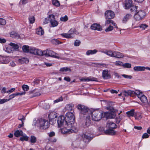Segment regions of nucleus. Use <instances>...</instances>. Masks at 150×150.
<instances>
[{
    "label": "nucleus",
    "mask_w": 150,
    "mask_h": 150,
    "mask_svg": "<svg viewBox=\"0 0 150 150\" xmlns=\"http://www.w3.org/2000/svg\"><path fill=\"white\" fill-rule=\"evenodd\" d=\"M108 112H101L98 110L93 111L91 113L92 120L95 121L100 120L103 117H107L109 114Z\"/></svg>",
    "instance_id": "1"
},
{
    "label": "nucleus",
    "mask_w": 150,
    "mask_h": 150,
    "mask_svg": "<svg viewBox=\"0 0 150 150\" xmlns=\"http://www.w3.org/2000/svg\"><path fill=\"white\" fill-rule=\"evenodd\" d=\"M75 113L68 112L66 113V117H65V123L66 125L69 127H72L75 121Z\"/></svg>",
    "instance_id": "2"
},
{
    "label": "nucleus",
    "mask_w": 150,
    "mask_h": 150,
    "mask_svg": "<svg viewBox=\"0 0 150 150\" xmlns=\"http://www.w3.org/2000/svg\"><path fill=\"white\" fill-rule=\"evenodd\" d=\"M50 124V123L47 120L41 118L38 121L37 126L40 129H45L49 127Z\"/></svg>",
    "instance_id": "3"
},
{
    "label": "nucleus",
    "mask_w": 150,
    "mask_h": 150,
    "mask_svg": "<svg viewBox=\"0 0 150 150\" xmlns=\"http://www.w3.org/2000/svg\"><path fill=\"white\" fill-rule=\"evenodd\" d=\"M94 130L93 127H91L89 129V131L86 132V133L82 134V137L83 138V141L85 143H88L93 139V138L90 137V134H93L94 132Z\"/></svg>",
    "instance_id": "4"
},
{
    "label": "nucleus",
    "mask_w": 150,
    "mask_h": 150,
    "mask_svg": "<svg viewBox=\"0 0 150 150\" xmlns=\"http://www.w3.org/2000/svg\"><path fill=\"white\" fill-rule=\"evenodd\" d=\"M77 131V130L76 129L74 126H73L72 127H69V126L66 125V124H65V127L61 129L62 133L63 134H68L76 132Z\"/></svg>",
    "instance_id": "5"
},
{
    "label": "nucleus",
    "mask_w": 150,
    "mask_h": 150,
    "mask_svg": "<svg viewBox=\"0 0 150 150\" xmlns=\"http://www.w3.org/2000/svg\"><path fill=\"white\" fill-rule=\"evenodd\" d=\"M76 108L78 109L81 110V114L86 115V116H89L90 111L86 107L81 104H79Z\"/></svg>",
    "instance_id": "6"
},
{
    "label": "nucleus",
    "mask_w": 150,
    "mask_h": 150,
    "mask_svg": "<svg viewBox=\"0 0 150 150\" xmlns=\"http://www.w3.org/2000/svg\"><path fill=\"white\" fill-rule=\"evenodd\" d=\"M43 55L47 56L58 59L59 58V57L57 54L49 49L42 51V56Z\"/></svg>",
    "instance_id": "7"
},
{
    "label": "nucleus",
    "mask_w": 150,
    "mask_h": 150,
    "mask_svg": "<svg viewBox=\"0 0 150 150\" xmlns=\"http://www.w3.org/2000/svg\"><path fill=\"white\" fill-rule=\"evenodd\" d=\"M146 13L144 11L141 10L137 12L134 15V18L137 21H138L142 19L145 17Z\"/></svg>",
    "instance_id": "8"
},
{
    "label": "nucleus",
    "mask_w": 150,
    "mask_h": 150,
    "mask_svg": "<svg viewBox=\"0 0 150 150\" xmlns=\"http://www.w3.org/2000/svg\"><path fill=\"white\" fill-rule=\"evenodd\" d=\"M48 18L51 27H54L58 25L59 23L56 20L54 15L53 14L50 15Z\"/></svg>",
    "instance_id": "9"
},
{
    "label": "nucleus",
    "mask_w": 150,
    "mask_h": 150,
    "mask_svg": "<svg viewBox=\"0 0 150 150\" xmlns=\"http://www.w3.org/2000/svg\"><path fill=\"white\" fill-rule=\"evenodd\" d=\"M29 52L30 53L33 54L35 55L39 56H42V50L37 49L35 47H30V51Z\"/></svg>",
    "instance_id": "10"
},
{
    "label": "nucleus",
    "mask_w": 150,
    "mask_h": 150,
    "mask_svg": "<svg viewBox=\"0 0 150 150\" xmlns=\"http://www.w3.org/2000/svg\"><path fill=\"white\" fill-rule=\"evenodd\" d=\"M115 16L114 13L111 10H107L105 13L106 19H112L114 18Z\"/></svg>",
    "instance_id": "11"
},
{
    "label": "nucleus",
    "mask_w": 150,
    "mask_h": 150,
    "mask_svg": "<svg viewBox=\"0 0 150 150\" xmlns=\"http://www.w3.org/2000/svg\"><path fill=\"white\" fill-rule=\"evenodd\" d=\"M102 76L103 78L104 79H107L111 78L110 74V71L107 70H104L103 71Z\"/></svg>",
    "instance_id": "12"
},
{
    "label": "nucleus",
    "mask_w": 150,
    "mask_h": 150,
    "mask_svg": "<svg viewBox=\"0 0 150 150\" xmlns=\"http://www.w3.org/2000/svg\"><path fill=\"white\" fill-rule=\"evenodd\" d=\"M65 122V117L64 116H61L58 118L57 123L59 127H62Z\"/></svg>",
    "instance_id": "13"
},
{
    "label": "nucleus",
    "mask_w": 150,
    "mask_h": 150,
    "mask_svg": "<svg viewBox=\"0 0 150 150\" xmlns=\"http://www.w3.org/2000/svg\"><path fill=\"white\" fill-rule=\"evenodd\" d=\"M132 5V0H126L124 7L125 9H128L131 8Z\"/></svg>",
    "instance_id": "14"
},
{
    "label": "nucleus",
    "mask_w": 150,
    "mask_h": 150,
    "mask_svg": "<svg viewBox=\"0 0 150 150\" xmlns=\"http://www.w3.org/2000/svg\"><path fill=\"white\" fill-rule=\"evenodd\" d=\"M75 30L74 29H71L69 31V33L62 34L61 35L63 37L67 38H69L72 37V35L73 34V33H74Z\"/></svg>",
    "instance_id": "15"
},
{
    "label": "nucleus",
    "mask_w": 150,
    "mask_h": 150,
    "mask_svg": "<svg viewBox=\"0 0 150 150\" xmlns=\"http://www.w3.org/2000/svg\"><path fill=\"white\" fill-rule=\"evenodd\" d=\"M132 18V15L130 14H126L123 18L122 22L123 23H125L129 19Z\"/></svg>",
    "instance_id": "16"
},
{
    "label": "nucleus",
    "mask_w": 150,
    "mask_h": 150,
    "mask_svg": "<svg viewBox=\"0 0 150 150\" xmlns=\"http://www.w3.org/2000/svg\"><path fill=\"white\" fill-rule=\"evenodd\" d=\"M8 58L0 55V64H6L9 62Z\"/></svg>",
    "instance_id": "17"
},
{
    "label": "nucleus",
    "mask_w": 150,
    "mask_h": 150,
    "mask_svg": "<svg viewBox=\"0 0 150 150\" xmlns=\"http://www.w3.org/2000/svg\"><path fill=\"white\" fill-rule=\"evenodd\" d=\"M91 29L94 30H100L101 28L100 25L97 24H94L91 25Z\"/></svg>",
    "instance_id": "18"
},
{
    "label": "nucleus",
    "mask_w": 150,
    "mask_h": 150,
    "mask_svg": "<svg viewBox=\"0 0 150 150\" xmlns=\"http://www.w3.org/2000/svg\"><path fill=\"white\" fill-rule=\"evenodd\" d=\"M105 133L106 134L114 135L116 134V132L112 129H109L105 131Z\"/></svg>",
    "instance_id": "19"
},
{
    "label": "nucleus",
    "mask_w": 150,
    "mask_h": 150,
    "mask_svg": "<svg viewBox=\"0 0 150 150\" xmlns=\"http://www.w3.org/2000/svg\"><path fill=\"white\" fill-rule=\"evenodd\" d=\"M57 113L54 112H50L48 115V117L50 121H51L52 120L54 119L57 117Z\"/></svg>",
    "instance_id": "20"
},
{
    "label": "nucleus",
    "mask_w": 150,
    "mask_h": 150,
    "mask_svg": "<svg viewBox=\"0 0 150 150\" xmlns=\"http://www.w3.org/2000/svg\"><path fill=\"white\" fill-rule=\"evenodd\" d=\"M106 19L107 20L105 21V25H107L108 24L111 23L113 26H115V28H118V27L117 26V24H116V23H115L113 21L111 20V19Z\"/></svg>",
    "instance_id": "21"
},
{
    "label": "nucleus",
    "mask_w": 150,
    "mask_h": 150,
    "mask_svg": "<svg viewBox=\"0 0 150 150\" xmlns=\"http://www.w3.org/2000/svg\"><path fill=\"white\" fill-rule=\"evenodd\" d=\"M107 126L109 129H115L117 127V125L115 123L112 122H109L107 124Z\"/></svg>",
    "instance_id": "22"
},
{
    "label": "nucleus",
    "mask_w": 150,
    "mask_h": 150,
    "mask_svg": "<svg viewBox=\"0 0 150 150\" xmlns=\"http://www.w3.org/2000/svg\"><path fill=\"white\" fill-rule=\"evenodd\" d=\"M18 62L21 64L28 63L29 60L27 58H22L18 59Z\"/></svg>",
    "instance_id": "23"
},
{
    "label": "nucleus",
    "mask_w": 150,
    "mask_h": 150,
    "mask_svg": "<svg viewBox=\"0 0 150 150\" xmlns=\"http://www.w3.org/2000/svg\"><path fill=\"white\" fill-rule=\"evenodd\" d=\"M139 98L141 101L144 103H146L147 102V97L144 95H143V94L141 95H139Z\"/></svg>",
    "instance_id": "24"
},
{
    "label": "nucleus",
    "mask_w": 150,
    "mask_h": 150,
    "mask_svg": "<svg viewBox=\"0 0 150 150\" xmlns=\"http://www.w3.org/2000/svg\"><path fill=\"white\" fill-rule=\"evenodd\" d=\"M36 34L40 35H43L44 33V30L41 27H40L39 28L36 29Z\"/></svg>",
    "instance_id": "25"
},
{
    "label": "nucleus",
    "mask_w": 150,
    "mask_h": 150,
    "mask_svg": "<svg viewBox=\"0 0 150 150\" xmlns=\"http://www.w3.org/2000/svg\"><path fill=\"white\" fill-rule=\"evenodd\" d=\"M132 91L128 90L127 91H124L122 92V95L125 96H132Z\"/></svg>",
    "instance_id": "26"
},
{
    "label": "nucleus",
    "mask_w": 150,
    "mask_h": 150,
    "mask_svg": "<svg viewBox=\"0 0 150 150\" xmlns=\"http://www.w3.org/2000/svg\"><path fill=\"white\" fill-rule=\"evenodd\" d=\"M123 57V55L120 52L116 51L114 52V57L117 58H122Z\"/></svg>",
    "instance_id": "27"
},
{
    "label": "nucleus",
    "mask_w": 150,
    "mask_h": 150,
    "mask_svg": "<svg viewBox=\"0 0 150 150\" xmlns=\"http://www.w3.org/2000/svg\"><path fill=\"white\" fill-rule=\"evenodd\" d=\"M135 114V112L134 109H132L126 112V114L129 117H133L134 116Z\"/></svg>",
    "instance_id": "28"
},
{
    "label": "nucleus",
    "mask_w": 150,
    "mask_h": 150,
    "mask_svg": "<svg viewBox=\"0 0 150 150\" xmlns=\"http://www.w3.org/2000/svg\"><path fill=\"white\" fill-rule=\"evenodd\" d=\"M146 69L144 67L141 66H136L134 67L133 69L134 71H144Z\"/></svg>",
    "instance_id": "29"
},
{
    "label": "nucleus",
    "mask_w": 150,
    "mask_h": 150,
    "mask_svg": "<svg viewBox=\"0 0 150 150\" xmlns=\"http://www.w3.org/2000/svg\"><path fill=\"white\" fill-rule=\"evenodd\" d=\"M98 52V50L96 49L93 50H89L87 51L86 54L89 55L90 54H96Z\"/></svg>",
    "instance_id": "30"
},
{
    "label": "nucleus",
    "mask_w": 150,
    "mask_h": 150,
    "mask_svg": "<svg viewBox=\"0 0 150 150\" xmlns=\"http://www.w3.org/2000/svg\"><path fill=\"white\" fill-rule=\"evenodd\" d=\"M23 133L22 130H17L15 132L14 135L16 137L23 136Z\"/></svg>",
    "instance_id": "31"
},
{
    "label": "nucleus",
    "mask_w": 150,
    "mask_h": 150,
    "mask_svg": "<svg viewBox=\"0 0 150 150\" xmlns=\"http://www.w3.org/2000/svg\"><path fill=\"white\" fill-rule=\"evenodd\" d=\"M74 106V104L71 103L67 105L65 107V108L68 110L71 111L72 110Z\"/></svg>",
    "instance_id": "32"
},
{
    "label": "nucleus",
    "mask_w": 150,
    "mask_h": 150,
    "mask_svg": "<svg viewBox=\"0 0 150 150\" xmlns=\"http://www.w3.org/2000/svg\"><path fill=\"white\" fill-rule=\"evenodd\" d=\"M133 92L132 93V96H133L134 95H137L139 98V95H142V93L140 92L139 90H135V91H132Z\"/></svg>",
    "instance_id": "33"
},
{
    "label": "nucleus",
    "mask_w": 150,
    "mask_h": 150,
    "mask_svg": "<svg viewBox=\"0 0 150 150\" xmlns=\"http://www.w3.org/2000/svg\"><path fill=\"white\" fill-rule=\"evenodd\" d=\"M106 109L107 110L113 112H116L117 111V110L112 106H109L107 107H106Z\"/></svg>",
    "instance_id": "34"
},
{
    "label": "nucleus",
    "mask_w": 150,
    "mask_h": 150,
    "mask_svg": "<svg viewBox=\"0 0 150 150\" xmlns=\"http://www.w3.org/2000/svg\"><path fill=\"white\" fill-rule=\"evenodd\" d=\"M86 118L85 126L87 127L90 126L91 124V121L90 120L89 116H85Z\"/></svg>",
    "instance_id": "35"
},
{
    "label": "nucleus",
    "mask_w": 150,
    "mask_h": 150,
    "mask_svg": "<svg viewBox=\"0 0 150 150\" xmlns=\"http://www.w3.org/2000/svg\"><path fill=\"white\" fill-rule=\"evenodd\" d=\"M23 52H29L30 51V47L28 46L24 45L22 47Z\"/></svg>",
    "instance_id": "36"
},
{
    "label": "nucleus",
    "mask_w": 150,
    "mask_h": 150,
    "mask_svg": "<svg viewBox=\"0 0 150 150\" xmlns=\"http://www.w3.org/2000/svg\"><path fill=\"white\" fill-rule=\"evenodd\" d=\"M52 4L56 7H59L60 5V3L58 0H52Z\"/></svg>",
    "instance_id": "37"
},
{
    "label": "nucleus",
    "mask_w": 150,
    "mask_h": 150,
    "mask_svg": "<svg viewBox=\"0 0 150 150\" xmlns=\"http://www.w3.org/2000/svg\"><path fill=\"white\" fill-rule=\"evenodd\" d=\"M61 71L62 72H67L68 71H71V69L67 67H64L61 68L59 70Z\"/></svg>",
    "instance_id": "38"
},
{
    "label": "nucleus",
    "mask_w": 150,
    "mask_h": 150,
    "mask_svg": "<svg viewBox=\"0 0 150 150\" xmlns=\"http://www.w3.org/2000/svg\"><path fill=\"white\" fill-rule=\"evenodd\" d=\"M9 45L14 50H18L19 48L18 45L16 44L11 42Z\"/></svg>",
    "instance_id": "39"
},
{
    "label": "nucleus",
    "mask_w": 150,
    "mask_h": 150,
    "mask_svg": "<svg viewBox=\"0 0 150 150\" xmlns=\"http://www.w3.org/2000/svg\"><path fill=\"white\" fill-rule=\"evenodd\" d=\"M51 42L54 45H58L62 43L57 39H53L51 40Z\"/></svg>",
    "instance_id": "40"
},
{
    "label": "nucleus",
    "mask_w": 150,
    "mask_h": 150,
    "mask_svg": "<svg viewBox=\"0 0 150 150\" xmlns=\"http://www.w3.org/2000/svg\"><path fill=\"white\" fill-rule=\"evenodd\" d=\"M134 117L135 119L138 120H140L142 117L141 114L139 113H135Z\"/></svg>",
    "instance_id": "41"
},
{
    "label": "nucleus",
    "mask_w": 150,
    "mask_h": 150,
    "mask_svg": "<svg viewBox=\"0 0 150 150\" xmlns=\"http://www.w3.org/2000/svg\"><path fill=\"white\" fill-rule=\"evenodd\" d=\"M36 90H35L32 91H30L29 93L30 94L34 93V96H40V93L38 91V92H36Z\"/></svg>",
    "instance_id": "42"
},
{
    "label": "nucleus",
    "mask_w": 150,
    "mask_h": 150,
    "mask_svg": "<svg viewBox=\"0 0 150 150\" xmlns=\"http://www.w3.org/2000/svg\"><path fill=\"white\" fill-rule=\"evenodd\" d=\"M105 54L111 57H114V52H112V51L111 50L107 51L105 53Z\"/></svg>",
    "instance_id": "43"
},
{
    "label": "nucleus",
    "mask_w": 150,
    "mask_h": 150,
    "mask_svg": "<svg viewBox=\"0 0 150 150\" xmlns=\"http://www.w3.org/2000/svg\"><path fill=\"white\" fill-rule=\"evenodd\" d=\"M22 137H21L20 138V139L21 141H27L28 139V137L25 135H24L23 134V136Z\"/></svg>",
    "instance_id": "44"
},
{
    "label": "nucleus",
    "mask_w": 150,
    "mask_h": 150,
    "mask_svg": "<svg viewBox=\"0 0 150 150\" xmlns=\"http://www.w3.org/2000/svg\"><path fill=\"white\" fill-rule=\"evenodd\" d=\"M87 78L88 81H97V79L93 77H89Z\"/></svg>",
    "instance_id": "45"
},
{
    "label": "nucleus",
    "mask_w": 150,
    "mask_h": 150,
    "mask_svg": "<svg viewBox=\"0 0 150 150\" xmlns=\"http://www.w3.org/2000/svg\"><path fill=\"white\" fill-rule=\"evenodd\" d=\"M30 23L31 24H33L35 22V18L34 16H31L29 18Z\"/></svg>",
    "instance_id": "46"
},
{
    "label": "nucleus",
    "mask_w": 150,
    "mask_h": 150,
    "mask_svg": "<svg viewBox=\"0 0 150 150\" xmlns=\"http://www.w3.org/2000/svg\"><path fill=\"white\" fill-rule=\"evenodd\" d=\"M11 36L13 38H18L19 36L17 35V34L14 32H12L11 33Z\"/></svg>",
    "instance_id": "47"
},
{
    "label": "nucleus",
    "mask_w": 150,
    "mask_h": 150,
    "mask_svg": "<svg viewBox=\"0 0 150 150\" xmlns=\"http://www.w3.org/2000/svg\"><path fill=\"white\" fill-rule=\"evenodd\" d=\"M37 139L35 137L32 136L30 137V141L32 143H35Z\"/></svg>",
    "instance_id": "48"
},
{
    "label": "nucleus",
    "mask_w": 150,
    "mask_h": 150,
    "mask_svg": "<svg viewBox=\"0 0 150 150\" xmlns=\"http://www.w3.org/2000/svg\"><path fill=\"white\" fill-rule=\"evenodd\" d=\"M18 119L22 122L25 120V117L23 115H20L18 116Z\"/></svg>",
    "instance_id": "49"
},
{
    "label": "nucleus",
    "mask_w": 150,
    "mask_h": 150,
    "mask_svg": "<svg viewBox=\"0 0 150 150\" xmlns=\"http://www.w3.org/2000/svg\"><path fill=\"white\" fill-rule=\"evenodd\" d=\"M130 11L131 12H133L134 11H137V6H132L131 7Z\"/></svg>",
    "instance_id": "50"
},
{
    "label": "nucleus",
    "mask_w": 150,
    "mask_h": 150,
    "mask_svg": "<svg viewBox=\"0 0 150 150\" xmlns=\"http://www.w3.org/2000/svg\"><path fill=\"white\" fill-rule=\"evenodd\" d=\"M115 64L116 66H120L121 67H122L123 66V63L122 62L119 61H116L115 63Z\"/></svg>",
    "instance_id": "51"
},
{
    "label": "nucleus",
    "mask_w": 150,
    "mask_h": 150,
    "mask_svg": "<svg viewBox=\"0 0 150 150\" xmlns=\"http://www.w3.org/2000/svg\"><path fill=\"white\" fill-rule=\"evenodd\" d=\"M22 88L24 91H27L29 89V87L27 85H23L22 86Z\"/></svg>",
    "instance_id": "52"
},
{
    "label": "nucleus",
    "mask_w": 150,
    "mask_h": 150,
    "mask_svg": "<svg viewBox=\"0 0 150 150\" xmlns=\"http://www.w3.org/2000/svg\"><path fill=\"white\" fill-rule=\"evenodd\" d=\"M6 23V20L3 18H0V24L2 25H4Z\"/></svg>",
    "instance_id": "53"
},
{
    "label": "nucleus",
    "mask_w": 150,
    "mask_h": 150,
    "mask_svg": "<svg viewBox=\"0 0 150 150\" xmlns=\"http://www.w3.org/2000/svg\"><path fill=\"white\" fill-rule=\"evenodd\" d=\"M122 67L125 68H130L131 67V65L129 63H126L124 64H123Z\"/></svg>",
    "instance_id": "54"
},
{
    "label": "nucleus",
    "mask_w": 150,
    "mask_h": 150,
    "mask_svg": "<svg viewBox=\"0 0 150 150\" xmlns=\"http://www.w3.org/2000/svg\"><path fill=\"white\" fill-rule=\"evenodd\" d=\"M113 29V27L110 25L108 28H107L105 29V31L106 32H109L112 31Z\"/></svg>",
    "instance_id": "55"
},
{
    "label": "nucleus",
    "mask_w": 150,
    "mask_h": 150,
    "mask_svg": "<svg viewBox=\"0 0 150 150\" xmlns=\"http://www.w3.org/2000/svg\"><path fill=\"white\" fill-rule=\"evenodd\" d=\"M60 20L61 21H66L68 20V18L67 16H65L63 17H61Z\"/></svg>",
    "instance_id": "56"
},
{
    "label": "nucleus",
    "mask_w": 150,
    "mask_h": 150,
    "mask_svg": "<svg viewBox=\"0 0 150 150\" xmlns=\"http://www.w3.org/2000/svg\"><path fill=\"white\" fill-rule=\"evenodd\" d=\"M63 100V99L62 98V97H61L57 99L56 100H54V102L55 103H58V102H60V101H62Z\"/></svg>",
    "instance_id": "57"
},
{
    "label": "nucleus",
    "mask_w": 150,
    "mask_h": 150,
    "mask_svg": "<svg viewBox=\"0 0 150 150\" xmlns=\"http://www.w3.org/2000/svg\"><path fill=\"white\" fill-rule=\"evenodd\" d=\"M147 27L148 25L145 24H142L140 26V28L142 30H144Z\"/></svg>",
    "instance_id": "58"
},
{
    "label": "nucleus",
    "mask_w": 150,
    "mask_h": 150,
    "mask_svg": "<svg viewBox=\"0 0 150 150\" xmlns=\"http://www.w3.org/2000/svg\"><path fill=\"white\" fill-rule=\"evenodd\" d=\"M80 43L81 42L80 41L76 40L74 42V45L76 46H78L79 45Z\"/></svg>",
    "instance_id": "59"
},
{
    "label": "nucleus",
    "mask_w": 150,
    "mask_h": 150,
    "mask_svg": "<svg viewBox=\"0 0 150 150\" xmlns=\"http://www.w3.org/2000/svg\"><path fill=\"white\" fill-rule=\"evenodd\" d=\"M12 51L11 48L10 47H7L5 49V51L8 53L11 52Z\"/></svg>",
    "instance_id": "60"
},
{
    "label": "nucleus",
    "mask_w": 150,
    "mask_h": 150,
    "mask_svg": "<svg viewBox=\"0 0 150 150\" xmlns=\"http://www.w3.org/2000/svg\"><path fill=\"white\" fill-rule=\"evenodd\" d=\"M149 135L148 134V133H145L142 135V138L143 139L147 138L149 137Z\"/></svg>",
    "instance_id": "61"
},
{
    "label": "nucleus",
    "mask_w": 150,
    "mask_h": 150,
    "mask_svg": "<svg viewBox=\"0 0 150 150\" xmlns=\"http://www.w3.org/2000/svg\"><path fill=\"white\" fill-rule=\"evenodd\" d=\"M8 101V100H7V99H0V104L4 103Z\"/></svg>",
    "instance_id": "62"
},
{
    "label": "nucleus",
    "mask_w": 150,
    "mask_h": 150,
    "mask_svg": "<svg viewBox=\"0 0 150 150\" xmlns=\"http://www.w3.org/2000/svg\"><path fill=\"white\" fill-rule=\"evenodd\" d=\"M25 92L24 91L22 93H15L16 96H21L25 95Z\"/></svg>",
    "instance_id": "63"
},
{
    "label": "nucleus",
    "mask_w": 150,
    "mask_h": 150,
    "mask_svg": "<svg viewBox=\"0 0 150 150\" xmlns=\"http://www.w3.org/2000/svg\"><path fill=\"white\" fill-rule=\"evenodd\" d=\"M15 90V88H11L10 90L8 91H6V93H12L13 91H14Z\"/></svg>",
    "instance_id": "64"
}]
</instances>
